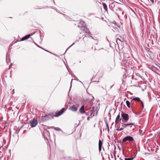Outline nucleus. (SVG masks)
<instances>
[{
	"label": "nucleus",
	"instance_id": "f257e3e1",
	"mask_svg": "<svg viewBox=\"0 0 160 160\" xmlns=\"http://www.w3.org/2000/svg\"><path fill=\"white\" fill-rule=\"evenodd\" d=\"M65 109L64 108H62L60 111L56 112L55 114L53 115L52 113H51L47 115L42 117V121L43 122L53 118V117H57L61 115L64 112Z\"/></svg>",
	"mask_w": 160,
	"mask_h": 160
},
{
	"label": "nucleus",
	"instance_id": "f03ea898",
	"mask_svg": "<svg viewBox=\"0 0 160 160\" xmlns=\"http://www.w3.org/2000/svg\"><path fill=\"white\" fill-rule=\"evenodd\" d=\"M77 26L81 30L86 33H88L89 32V30L86 27V23L82 21H81L78 23Z\"/></svg>",
	"mask_w": 160,
	"mask_h": 160
},
{
	"label": "nucleus",
	"instance_id": "7ed1b4c3",
	"mask_svg": "<svg viewBox=\"0 0 160 160\" xmlns=\"http://www.w3.org/2000/svg\"><path fill=\"white\" fill-rule=\"evenodd\" d=\"M85 32L83 33V32L82 33H80V34L77 37V39H82V40H90L92 38V36H90Z\"/></svg>",
	"mask_w": 160,
	"mask_h": 160
},
{
	"label": "nucleus",
	"instance_id": "20e7f679",
	"mask_svg": "<svg viewBox=\"0 0 160 160\" xmlns=\"http://www.w3.org/2000/svg\"><path fill=\"white\" fill-rule=\"evenodd\" d=\"M38 34V35H39L41 37V39H42L41 38V33L39 32L38 33L35 32L32 33L30 34H29L27 35H26L25 36H24L20 40H27L29 38H30L31 39H32V37H30L31 36H32L34 34H35L36 35Z\"/></svg>",
	"mask_w": 160,
	"mask_h": 160
},
{
	"label": "nucleus",
	"instance_id": "39448f33",
	"mask_svg": "<svg viewBox=\"0 0 160 160\" xmlns=\"http://www.w3.org/2000/svg\"><path fill=\"white\" fill-rule=\"evenodd\" d=\"M122 127L120 128L119 129L118 128H117L116 129V130L117 131H121L123 130L124 128H127V127L128 126H129L130 125H134V123H132L129 122L128 123H126L124 122H123L122 123Z\"/></svg>",
	"mask_w": 160,
	"mask_h": 160
},
{
	"label": "nucleus",
	"instance_id": "423d86ee",
	"mask_svg": "<svg viewBox=\"0 0 160 160\" xmlns=\"http://www.w3.org/2000/svg\"><path fill=\"white\" fill-rule=\"evenodd\" d=\"M121 117L122 118V122H127V121L129 120V117L128 115L124 112H122Z\"/></svg>",
	"mask_w": 160,
	"mask_h": 160
},
{
	"label": "nucleus",
	"instance_id": "0eeeda50",
	"mask_svg": "<svg viewBox=\"0 0 160 160\" xmlns=\"http://www.w3.org/2000/svg\"><path fill=\"white\" fill-rule=\"evenodd\" d=\"M134 141L133 138L130 136H127L124 137L122 140V142H124L127 141L131 142Z\"/></svg>",
	"mask_w": 160,
	"mask_h": 160
},
{
	"label": "nucleus",
	"instance_id": "6e6552de",
	"mask_svg": "<svg viewBox=\"0 0 160 160\" xmlns=\"http://www.w3.org/2000/svg\"><path fill=\"white\" fill-rule=\"evenodd\" d=\"M79 106L77 104L73 105L69 108V109L73 112H76Z\"/></svg>",
	"mask_w": 160,
	"mask_h": 160
},
{
	"label": "nucleus",
	"instance_id": "1a4fd4ad",
	"mask_svg": "<svg viewBox=\"0 0 160 160\" xmlns=\"http://www.w3.org/2000/svg\"><path fill=\"white\" fill-rule=\"evenodd\" d=\"M38 123L37 120L35 119H34L31 122V126L32 127H35Z\"/></svg>",
	"mask_w": 160,
	"mask_h": 160
},
{
	"label": "nucleus",
	"instance_id": "9d476101",
	"mask_svg": "<svg viewBox=\"0 0 160 160\" xmlns=\"http://www.w3.org/2000/svg\"><path fill=\"white\" fill-rule=\"evenodd\" d=\"M85 111L84 109V106H82L79 109V112L81 114H83L85 112Z\"/></svg>",
	"mask_w": 160,
	"mask_h": 160
},
{
	"label": "nucleus",
	"instance_id": "9b49d317",
	"mask_svg": "<svg viewBox=\"0 0 160 160\" xmlns=\"http://www.w3.org/2000/svg\"><path fill=\"white\" fill-rule=\"evenodd\" d=\"M102 144V142L101 141V140H99L98 143V149L99 152H100L101 150Z\"/></svg>",
	"mask_w": 160,
	"mask_h": 160
},
{
	"label": "nucleus",
	"instance_id": "f8f14e48",
	"mask_svg": "<svg viewBox=\"0 0 160 160\" xmlns=\"http://www.w3.org/2000/svg\"><path fill=\"white\" fill-rule=\"evenodd\" d=\"M105 122L106 123V127H107V128H106V130L107 129L108 132H109V128L108 123L107 120V119L105 120Z\"/></svg>",
	"mask_w": 160,
	"mask_h": 160
},
{
	"label": "nucleus",
	"instance_id": "ddd939ff",
	"mask_svg": "<svg viewBox=\"0 0 160 160\" xmlns=\"http://www.w3.org/2000/svg\"><path fill=\"white\" fill-rule=\"evenodd\" d=\"M102 5H103L104 9L106 11H108L107 6L106 4L104 2L102 3Z\"/></svg>",
	"mask_w": 160,
	"mask_h": 160
},
{
	"label": "nucleus",
	"instance_id": "4468645a",
	"mask_svg": "<svg viewBox=\"0 0 160 160\" xmlns=\"http://www.w3.org/2000/svg\"><path fill=\"white\" fill-rule=\"evenodd\" d=\"M121 120V119L120 118V113H119V114L117 116L115 120L119 122Z\"/></svg>",
	"mask_w": 160,
	"mask_h": 160
},
{
	"label": "nucleus",
	"instance_id": "2eb2a0df",
	"mask_svg": "<svg viewBox=\"0 0 160 160\" xmlns=\"http://www.w3.org/2000/svg\"><path fill=\"white\" fill-rule=\"evenodd\" d=\"M132 100H133L137 101L139 102H140V101H141V100H140V98L138 97L134 98H133Z\"/></svg>",
	"mask_w": 160,
	"mask_h": 160
},
{
	"label": "nucleus",
	"instance_id": "dca6fc26",
	"mask_svg": "<svg viewBox=\"0 0 160 160\" xmlns=\"http://www.w3.org/2000/svg\"><path fill=\"white\" fill-rule=\"evenodd\" d=\"M126 105H127V107L128 108H130V102L128 101L127 100L126 101Z\"/></svg>",
	"mask_w": 160,
	"mask_h": 160
},
{
	"label": "nucleus",
	"instance_id": "f3484780",
	"mask_svg": "<svg viewBox=\"0 0 160 160\" xmlns=\"http://www.w3.org/2000/svg\"><path fill=\"white\" fill-rule=\"evenodd\" d=\"M54 129L56 131H62L61 129L59 128H58V127H56V128H54Z\"/></svg>",
	"mask_w": 160,
	"mask_h": 160
},
{
	"label": "nucleus",
	"instance_id": "a211bd4d",
	"mask_svg": "<svg viewBox=\"0 0 160 160\" xmlns=\"http://www.w3.org/2000/svg\"><path fill=\"white\" fill-rule=\"evenodd\" d=\"M134 159V158L132 157L129 158H125V160H133Z\"/></svg>",
	"mask_w": 160,
	"mask_h": 160
},
{
	"label": "nucleus",
	"instance_id": "6ab92c4d",
	"mask_svg": "<svg viewBox=\"0 0 160 160\" xmlns=\"http://www.w3.org/2000/svg\"><path fill=\"white\" fill-rule=\"evenodd\" d=\"M91 112L90 115L89 116L90 117L92 118V116H94V113H93V112L91 111H90Z\"/></svg>",
	"mask_w": 160,
	"mask_h": 160
},
{
	"label": "nucleus",
	"instance_id": "aec40b11",
	"mask_svg": "<svg viewBox=\"0 0 160 160\" xmlns=\"http://www.w3.org/2000/svg\"><path fill=\"white\" fill-rule=\"evenodd\" d=\"M86 111H87V110H86V111H85V112L84 113L85 114L87 115V116H88L89 115V111H88V112H86Z\"/></svg>",
	"mask_w": 160,
	"mask_h": 160
},
{
	"label": "nucleus",
	"instance_id": "412c9836",
	"mask_svg": "<svg viewBox=\"0 0 160 160\" xmlns=\"http://www.w3.org/2000/svg\"><path fill=\"white\" fill-rule=\"evenodd\" d=\"M75 43V42L73 43L72 45L70 46L66 50V51H68V50L72 46H73L74 44Z\"/></svg>",
	"mask_w": 160,
	"mask_h": 160
},
{
	"label": "nucleus",
	"instance_id": "4be33fe9",
	"mask_svg": "<svg viewBox=\"0 0 160 160\" xmlns=\"http://www.w3.org/2000/svg\"><path fill=\"white\" fill-rule=\"evenodd\" d=\"M43 49V50H45V51H47V52H49V53H51V54H53V55H55V54H54V53H52V52H49V51H48L47 50H46L45 49Z\"/></svg>",
	"mask_w": 160,
	"mask_h": 160
},
{
	"label": "nucleus",
	"instance_id": "5701e85b",
	"mask_svg": "<svg viewBox=\"0 0 160 160\" xmlns=\"http://www.w3.org/2000/svg\"><path fill=\"white\" fill-rule=\"evenodd\" d=\"M119 122L117 121H115V127L116 128V125L118 124V122Z\"/></svg>",
	"mask_w": 160,
	"mask_h": 160
},
{
	"label": "nucleus",
	"instance_id": "b1692460",
	"mask_svg": "<svg viewBox=\"0 0 160 160\" xmlns=\"http://www.w3.org/2000/svg\"><path fill=\"white\" fill-rule=\"evenodd\" d=\"M33 43H35V44L38 47L40 48H42V49H43V48H42L41 47L39 46L38 45L37 43H35L33 41Z\"/></svg>",
	"mask_w": 160,
	"mask_h": 160
},
{
	"label": "nucleus",
	"instance_id": "393cba45",
	"mask_svg": "<svg viewBox=\"0 0 160 160\" xmlns=\"http://www.w3.org/2000/svg\"><path fill=\"white\" fill-rule=\"evenodd\" d=\"M19 38H20L19 36H18V38H16L15 37H14L15 40H17V39H18Z\"/></svg>",
	"mask_w": 160,
	"mask_h": 160
},
{
	"label": "nucleus",
	"instance_id": "a878e982",
	"mask_svg": "<svg viewBox=\"0 0 160 160\" xmlns=\"http://www.w3.org/2000/svg\"><path fill=\"white\" fill-rule=\"evenodd\" d=\"M90 118H91L90 117V116L88 117L87 118V120L89 121Z\"/></svg>",
	"mask_w": 160,
	"mask_h": 160
},
{
	"label": "nucleus",
	"instance_id": "bb28decb",
	"mask_svg": "<svg viewBox=\"0 0 160 160\" xmlns=\"http://www.w3.org/2000/svg\"><path fill=\"white\" fill-rule=\"evenodd\" d=\"M150 1L152 3H154V0H150Z\"/></svg>",
	"mask_w": 160,
	"mask_h": 160
},
{
	"label": "nucleus",
	"instance_id": "cd10ccee",
	"mask_svg": "<svg viewBox=\"0 0 160 160\" xmlns=\"http://www.w3.org/2000/svg\"><path fill=\"white\" fill-rule=\"evenodd\" d=\"M115 41L118 44V41H120V42L121 41H117V40H116V41Z\"/></svg>",
	"mask_w": 160,
	"mask_h": 160
},
{
	"label": "nucleus",
	"instance_id": "c85d7f7f",
	"mask_svg": "<svg viewBox=\"0 0 160 160\" xmlns=\"http://www.w3.org/2000/svg\"><path fill=\"white\" fill-rule=\"evenodd\" d=\"M134 78V76H133V75H132V79H133Z\"/></svg>",
	"mask_w": 160,
	"mask_h": 160
},
{
	"label": "nucleus",
	"instance_id": "c756f323",
	"mask_svg": "<svg viewBox=\"0 0 160 160\" xmlns=\"http://www.w3.org/2000/svg\"><path fill=\"white\" fill-rule=\"evenodd\" d=\"M113 23L116 24V22L115 21H114L113 22Z\"/></svg>",
	"mask_w": 160,
	"mask_h": 160
},
{
	"label": "nucleus",
	"instance_id": "7c9ffc66",
	"mask_svg": "<svg viewBox=\"0 0 160 160\" xmlns=\"http://www.w3.org/2000/svg\"><path fill=\"white\" fill-rule=\"evenodd\" d=\"M116 40H120V39H119V38H116Z\"/></svg>",
	"mask_w": 160,
	"mask_h": 160
},
{
	"label": "nucleus",
	"instance_id": "2f4dec72",
	"mask_svg": "<svg viewBox=\"0 0 160 160\" xmlns=\"http://www.w3.org/2000/svg\"><path fill=\"white\" fill-rule=\"evenodd\" d=\"M140 102H141L142 105L143 104L141 100V101H140Z\"/></svg>",
	"mask_w": 160,
	"mask_h": 160
},
{
	"label": "nucleus",
	"instance_id": "473e14b6",
	"mask_svg": "<svg viewBox=\"0 0 160 160\" xmlns=\"http://www.w3.org/2000/svg\"><path fill=\"white\" fill-rule=\"evenodd\" d=\"M72 81H71V87H70V89H71V86H72Z\"/></svg>",
	"mask_w": 160,
	"mask_h": 160
},
{
	"label": "nucleus",
	"instance_id": "72a5a7b5",
	"mask_svg": "<svg viewBox=\"0 0 160 160\" xmlns=\"http://www.w3.org/2000/svg\"><path fill=\"white\" fill-rule=\"evenodd\" d=\"M142 108H143V107H144V105H143V104H142Z\"/></svg>",
	"mask_w": 160,
	"mask_h": 160
},
{
	"label": "nucleus",
	"instance_id": "f704fd0d",
	"mask_svg": "<svg viewBox=\"0 0 160 160\" xmlns=\"http://www.w3.org/2000/svg\"><path fill=\"white\" fill-rule=\"evenodd\" d=\"M12 44H10V47L11 46H12Z\"/></svg>",
	"mask_w": 160,
	"mask_h": 160
},
{
	"label": "nucleus",
	"instance_id": "c9c22d12",
	"mask_svg": "<svg viewBox=\"0 0 160 160\" xmlns=\"http://www.w3.org/2000/svg\"><path fill=\"white\" fill-rule=\"evenodd\" d=\"M114 147H115V149H116V147L115 145H114Z\"/></svg>",
	"mask_w": 160,
	"mask_h": 160
},
{
	"label": "nucleus",
	"instance_id": "e433bc0d",
	"mask_svg": "<svg viewBox=\"0 0 160 160\" xmlns=\"http://www.w3.org/2000/svg\"><path fill=\"white\" fill-rule=\"evenodd\" d=\"M112 5L114 6V5H113V4H111V7H112Z\"/></svg>",
	"mask_w": 160,
	"mask_h": 160
},
{
	"label": "nucleus",
	"instance_id": "4c0bfd02",
	"mask_svg": "<svg viewBox=\"0 0 160 160\" xmlns=\"http://www.w3.org/2000/svg\"><path fill=\"white\" fill-rule=\"evenodd\" d=\"M122 14H124V12H122Z\"/></svg>",
	"mask_w": 160,
	"mask_h": 160
},
{
	"label": "nucleus",
	"instance_id": "58836bf2",
	"mask_svg": "<svg viewBox=\"0 0 160 160\" xmlns=\"http://www.w3.org/2000/svg\"><path fill=\"white\" fill-rule=\"evenodd\" d=\"M112 86L111 87V88H110V89H111V88H112Z\"/></svg>",
	"mask_w": 160,
	"mask_h": 160
},
{
	"label": "nucleus",
	"instance_id": "ea45409f",
	"mask_svg": "<svg viewBox=\"0 0 160 160\" xmlns=\"http://www.w3.org/2000/svg\"><path fill=\"white\" fill-rule=\"evenodd\" d=\"M21 41L19 40V41Z\"/></svg>",
	"mask_w": 160,
	"mask_h": 160
},
{
	"label": "nucleus",
	"instance_id": "a19ab883",
	"mask_svg": "<svg viewBox=\"0 0 160 160\" xmlns=\"http://www.w3.org/2000/svg\"><path fill=\"white\" fill-rule=\"evenodd\" d=\"M16 42H14V43H16Z\"/></svg>",
	"mask_w": 160,
	"mask_h": 160
},
{
	"label": "nucleus",
	"instance_id": "79ce46f5",
	"mask_svg": "<svg viewBox=\"0 0 160 160\" xmlns=\"http://www.w3.org/2000/svg\"><path fill=\"white\" fill-rule=\"evenodd\" d=\"M67 51H66L65 52V53H66V52H67Z\"/></svg>",
	"mask_w": 160,
	"mask_h": 160
}]
</instances>
